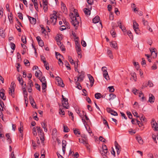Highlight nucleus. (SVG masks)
I'll list each match as a JSON object with an SVG mask.
<instances>
[{"mask_svg":"<svg viewBox=\"0 0 158 158\" xmlns=\"http://www.w3.org/2000/svg\"><path fill=\"white\" fill-rule=\"evenodd\" d=\"M15 82L12 81L11 84V88H9V94L11 95L13 98L14 97L15 87Z\"/></svg>","mask_w":158,"mask_h":158,"instance_id":"nucleus-3","label":"nucleus"},{"mask_svg":"<svg viewBox=\"0 0 158 158\" xmlns=\"http://www.w3.org/2000/svg\"><path fill=\"white\" fill-rule=\"evenodd\" d=\"M62 100L61 101L62 103V107L68 109L69 108V106L68 102V99L67 98H65L63 95L62 96Z\"/></svg>","mask_w":158,"mask_h":158,"instance_id":"nucleus-4","label":"nucleus"},{"mask_svg":"<svg viewBox=\"0 0 158 158\" xmlns=\"http://www.w3.org/2000/svg\"><path fill=\"white\" fill-rule=\"evenodd\" d=\"M52 135L54 138H56L57 135V131L56 129H54L52 132Z\"/></svg>","mask_w":158,"mask_h":158,"instance_id":"nucleus-21","label":"nucleus"},{"mask_svg":"<svg viewBox=\"0 0 158 158\" xmlns=\"http://www.w3.org/2000/svg\"><path fill=\"white\" fill-rule=\"evenodd\" d=\"M115 147L117 151L118 155H119L121 151V148L118 144L115 141Z\"/></svg>","mask_w":158,"mask_h":158,"instance_id":"nucleus-9","label":"nucleus"},{"mask_svg":"<svg viewBox=\"0 0 158 158\" xmlns=\"http://www.w3.org/2000/svg\"><path fill=\"white\" fill-rule=\"evenodd\" d=\"M152 138L153 139L154 142L156 143L157 141L156 140V136L155 135L153 134L152 135Z\"/></svg>","mask_w":158,"mask_h":158,"instance_id":"nucleus-63","label":"nucleus"},{"mask_svg":"<svg viewBox=\"0 0 158 158\" xmlns=\"http://www.w3.org/2000/svg\"><path fill=\"white\" fill-rule=\"evenodd\" d=\"M100 20V18L99 16H96L93 19V22L94 23H98Z\"/></svg>","mask_w":158,"mask_h":158,"instance_id":"nucleus-15","label":"nucleus"},{"mask_svg":"<svg viewBox=\"0 0 158 158\" xmlns=\"http://www.w3.org/2000/svg\"><path fill=\"white\" fill-rule=\"evenodd\" d=\"M82 139L84 140H88L87 137V136L84 134H83L81 136Z\"/></svg>","mask_w":158,"mask_h":158,"instance_id":"nucleus-58","label":"nucleus"},{"mask_svg":"<svg viewBox=\"0 0 158 158\" xmlns=\"http://www.w3.org/2000/svg\"><path fill=\"white\" fill-rule=\"evenodd\" d=\"M67 143V142L65 140H63L62 141V147H64L65 148Z\"/></svg>","mask_w":158,"mask_h":158,"instance_id":"nucleus-54","label":"nucleus"},{"mask_svg":"<svg viewBox=\"0 0 158 158\" xmlns=\"http://www.w3.org/2000/svg\"><path fill=\"white\" fill-rule=\"evenodd\" d=\"M99 139L100 141L103 142H105L106 140L105 139H104L101 136L99 137Z\"/></svg>","mask_w":158,"mask_h":158,"instance_id":"nucleus-62","label":"nucleus"},{"mask_svg":"<svg viewBox=\"0 0 158 158\" xmlns=\"http://www.w3.org/2000/svg\"><path fill=\"white\" fill-rule=\"evenodd\" d=\"M24 62L25 65L26 66H28L30 65V63L28 60L25 59L24 60Z\"/></svg>","mask_w":158,"mask_h":158,"instance_id":"nucleus-41","label":"nucleus"},{"mask_svg":"<svg viewBox=\"0 0 158 158\" xmlns=\"http://www.w3.org/2000/svg\"><path fill=\"white\" fill-rule=\"evenodd\" d=\"M102 97V94L100 93H97L95 94V97L97 99H99Z\"/></svg>","mask_w":158,"mask_h":158,"instance_id":"nucleus-29","label":"nucleus"},{"mask_svg":"<svg viewBox=\"0 0 158 158\" xmlns=\"http://www.w3.org/2000/svg\"><path fill=\"white\" fill-rule=\"evenodd\" d=\"M84 77V73L82 72L80 74H79L78 75L77 78V81L81 82L83 80Z\"/></svg>","mask_w":158,"mask_h":158,"instance_id":"nucleus-7","label":"nucleus"},{"mask_svg":"<svg viewBox=\"0 0 158 158\" xmlns=\"http://www.w3.org/2000/svg\"><path fill=\"white\" fill-rule=\"evenodd\" d=\"M109 89V91L110 92H113L114 90V89L113 86H109L108 87Z\"/></svg>","mask_w":158,"mask_h":158,"instance_id":"nucleus-45","label":"nucleus"},{"mask_svg":"<svg viewBox=\"0 0 158 158\" xmlns=\"http://www.w3.org/2000/svg\"><path fill=\"white\" fill-rule=\"evenodd\" d=\"M110 33L112 35V36L113 37H115V34L116 33L114 31L113 29H112L110 31Z\"/></svg>","mask_w":158,"mask_h":158,"instance_id":"nucleus-49","label":"nucleus"},{"mask_svg":"<svg viewBox=\"0 0 158 158\" xmlns=\"http://www.w3.org/2000/svg\"><path fill=\"white\" fill-rule=\"evenodd\" d=\"M10 47L11 48L14 50L15 48V44L13 43H11L10 44Z\"/></svg>","mask_w":158,"mask_h":158,"instance_id":"nucleus-51","label":"nucleus"},{"mask_svg":"<svg viewBox=\"0 0 158 158\" xmlns=\"http://www.w3.org/2000/svg\"><path fill=\"white\" fill-rule=\"evenodd\" d=\"M60 109L59 110V113L60 114L64 115L65 114L64 111V110L63 108H62V106L61 105H59Z\"/></svg>","mask_w":158,"mask_h":158,"instance_id":"nucleus-19","label":"nucleus"},{"mask_svg":"<svg viewBox=\"0 0 158 158\" xmlns=\"http://www.w3.org/2000/svg\"><path fill=\"white\" fill-rule=\"evenodd\" d=\"M21 40L22 42L25 44L27 43L26 36L25 35H22L21 37Z\"/></svg>","mask_w":158,"mask_h":158,"instance_id":"nucleus-34","label":"nucleus"},{"mask_svg":"<svg viewBox=\"0 0 158 158\" xmlns=\"http://www.w3.org/2000/svg\"><path fill=\"white\" fill-rule=\"evenodd\" d=\"M4 91V89H1L0 92V97L1 98L4 100H6V97L5 95Z\"/></svg>","mask_w":158,"mask_h":158,"instance_id":"nucleus-10","label":"nucleus"},{"mask_svg":"<svg viewBox=\"0 0 158 158\" xmlns=\"http://www.w3.org/2000/svg\"><path fill=\"white\" fill-rule=\"evenodd\" d=\"M133 28L138 27V24L136 21H134L133 22Z\"/></svg>","mask_w":158,"mask_h":158,"instance_id":"nucleus-48","label":"nucleus"},{"mask_svg":"<svg viewBox=\"0 0 158 158\" xmlns=\"http://www.w3.org/2000/svg\"><path fill=\"white\" fill-rule=\"evenodd\" d=\"M20 127L19 128V131L20 133H23V126L21 125V123H20Z\"/></svg>","mask_w":158,"mask_h":158,"instance_id":"nucleus-50","label":"nucleus"},{"mask_svg":"<svg viewBox=\"0 0 158 158\" xmlns=\"http://www.w3.org/2000/svg\"><path fill=\"white\" fill-rule=\"evenodd\" d=\"M110 98L109 99V100L110 101L114 99L116 97V95L114 94H109Z\"/></svg>","mask_w":158,"mask_h":158,"instance_id":"nucleus-28","label":"nucleus"},{"mask_svg":"<svg viewBox=\"0 0 158 158\" xmlns=\"http://www.w3.org/2000/svg\"><path fill=\"white\" fill-rule=\"evenodd\" d=\"M102 149L104 151H108L107 146L105 145H102Z\"/></svg>","mask_w":158,"mask_h":158,"instance_id":"nucleus-57","label":"nucleus"},{"mask_svg":"<svg viewBox=\"0 0 158 158\" xmlns=\"http://www.w3.org/2000/svg\"><path fill=\"white\" fill-rule=\"evenodd\" d=\"M58 84L59 86H61L62 87H64V85L63 83V81L62 80L61 81H60L58 82Z\"/></svg>","mask_w":158,"mask_h":158,"instance_id":"nucleus-40","label":"nucleus"},{"mask_svg":"<svg viewBox=\"0 0 158 158\" xmlns=\"http://www.w3.org/2000/svg\"><path fill=\"white\" fill-rule=\"evenodd\" d=\"M68 59L71 64H75V63L74 61L72 59V57L71 56H68Z\"/></svg>","mask_w":158,"mask_h":158,"instance_id":"nucleus-31","label":"nucleus"},{"mask_svg":"<svg viewBox=\"0 0 158 158\" xmlns=\"http://www.w3.org/2000/svg\"><path fill=\"white\" fill-rule=\"evenodd\" d=\"M83 11L86 15L89 16L90 15V11L89 9L85 8L84 9Z\"/></svg>","mask_w":158,"mask_h":158,"instance_id":"nucleus-20","label":"nucleus"},{"mask_svg":"<svg viewBox=\"0 0 158 158\" xmlns=\"http://www.w3.org/2000/svg\"><path fill=\"white\" fill-rule=\"evenodd\" d=\"M38 43L41 47H42L44 46V43L42 40H40V41H38Z\"/></svg>","mask_w":158,"mask_h":158,"instance_id":"nucleus-53","label":"nucleus"},{"mask_svg":"<svg viewBox=\"0 0 158 158\" xmlns=\"http://www.w3.org/2000/svg\"><path fill=\"white\" fill-rule=\"evenodd\" d=\"M56 56V58L57 59L58 58V56H60V57H61V58L63 57V56L61 54H60L58 52H55Z\"/></svg>","mask_w":158,"mask_h":158,"instance_id":"nucleus-52","label":"nucleus"},{"mask_svg":"<svg viewBox=\"0 0 158 158\" xmlns=\"http://www.w3.org/2000/svg\"><path fill=\"white\" fill-rule=\"evenodd\" d=\"M39 79L40 80V81L42 82V83H47L46 80L44 77H39Z\"/></svg>","mask_w":158,"mask_h":158,"instance_id":"nucleus-26","label":"nucleus"},{"mask_svg":"<svg viewBox=\"0 0 158 158\" xmlns=\"http://www.w3.org/2000/svg\"><path fill=\"white\" fill-rule=\"evenodd\" d=\"M108 55L109 56V57L111 58H113V56L112 54V52L111 50H108L107 52Z\"/></svg>","mask_w":158,"mask_h":158,"instance_id":"nucleus-36","label":"nucleus"},{"mask_svg":"<svg viewBox=\"0 0 158 158\" xmlns=\"http://www.w3.org/2000/svg\"><path fill=\"white\" fill-rule=\"evenodd\" d=\"M108 151H105L102 150V151H100V153L102 156H106V155Z\"/></svg>","mask_w":158,"mask_h":158,"instance_id":"nucleus-43","label":"nucleus"},{"mask_svg":"<svg viewBox=\"0 0 158 158\" xmlns=\"http://www.w3.org/2000/svg\"><path fill=\"white\" fill-rule=\"evenodd\" d=\"M136 138L139 143L140 144H142L143 143V141L140 137H137Z\"/></svg>","mask_w":158,"mask_h":158,"instance_id":"nucleus-33","label":"nucleus"},{"mask_svg":"<svg viewBox=\"0 0 158 158\" xmlns=\"http://www.w3.org/2000/svg\"><path fill=\"white\" fill-rule=\"evenodd\" d=\"M127 34L131 39H133V36L132 33L130 31H128Z\"/></svg>","mask_w":158,"mask_h":158,"instance_id":"nucleus-42","label":"nucleus"},{"mask_svg":"<svg viewBox=\"0 0 158 158\" xmlns=\"http://www.w3.org/2000/svg\"><path fill=\"white\" fill-rule=\"evenodd\" d=\"M0 35L3 38L5 37V34L2 28L0 29Z\"/></svg>","mask_w":158,"mask_h":158,"instance_id":"nucleus-22","label":"nucleus"},{"mask_svg":"<svg viewBox=\"0 0 158 158\" xmlns=\"http://www.w3.org/2000/svg\"><path fill=\"white\" fill-rule=\"evenodd\" d=\"M106 110L108 113H110L112 115L115 116H116L118 115V114L117 112L113 110L110 108H107Z\"/></svg>","mask_w":158,"mask_h":158,"instance_id":"nucleus-6","label":"nucleus"},{"mask_svg":"<svg viewBox=\"0 0 158 158\" xmlns=\"http://www.w3.org/2000/svg\"><path fill=\"white\" fill-rule=\"evenodd\" d=\"M81 43L82 46H83V47H85L86 46V44L85 42V41L83 40H82Z\"/></svg>","mask_w":158,"mask_h":158,"instance_id":"nucleus-61","label":"nucleus"},{"mask_svg":"<svg viewBox=\"0 0 158 158\" xmlns=\"http://www.w3.org/2000/svg\"><path fill=\"white\" fill-rule=\"evenodd\" d=\"M4 106V104L3 101H2L0 102V109H2L3 110V106Z\"/></svg>","mask_w":158,"mask_h":158,"instance_id":"nucleus-59","label":"nucleus"},{"mask_svg":"<svg viewBox=\"0 0 158 158\" xmlns=\"http://www.w3.org/2000/svg\"><path fill=\"white\" fill-rule=\"evenodd\" d=\"M47 83H42V89L43 90L46 89L47 86Z\"/></svg>","mask_w":158,"mask_h":158,"instance_id":"nucleus-39","label":"nucleus"},{"mask_svg":"<svg viewBox=\"0 0 158 158\" xmlns=\"http://www.w3.org/2000/svg\"><path fill=\"white\" fill-rule=\"evenodd\" d=\"M76 84L77 85L76 87H77L79 89L81 90V89L82 87L81 86L80 83L77 82V81H76Z\"/></svg>","mask_w":158,"mask_h":158,"instance_id":"nucleus-38","label":"nucleus"},{"mask_svg":"<svg viewBox=\"0 0 158 158\" xmlns=\"http://www.w3.org/2000/svg\"><path fill=\"white\" fill-rule=\"evenodd\" d=\"M64 63L66 67L68 69L70 70L71 68L69 63L67 60L64 61Z\"/></svg>","mask_w":158,"mask_h":158,"instance_id":"nucleus-35","label":"nucleus"},{"mask_svg":"<svg viewBox=\"0 0 158 158\" xmlns=\"http://www.w3.org/2000/svg\"><path fill=\"white\" fill-rule=\"evenodd\" d=\"M64 131L67 132L69 131V129L68 128V127L66 125H63Z\"/></svg>","mask_w":158,"mask_h":158,"instance_id":"nucleus-37","label":"nucleus"},{"mask_svg":"<svg viewBox=\"0 0 158 158\" xmlns=\"http://www.w3.org/2000/svg\"><path fill=\"white\" fill-rule=\"evenodd\" d=\"M27 86H33V83L31 79H29Z\"/></svg>","mask_w":158,"mask_h":158,"instance_id":"nucleus-46","label":"nucleus"},{"mask_svg":"<svg viewBox=\"0 0 158 158\" xmlns=\"http://www.w3.org/2000/svg\"><path fill=\"white\" fill-rule=\"evenodd\" d=\"M127 114L128 115V118L130 119H132V115L131 113L130 112L128 111H127Z\"/></svg>","mask_w":158,"mask_h":158,"instance_id":"nucleus-47","label":"nucleus"},{"mask_svg":"<svg viewBox=\"0 0 158 158\" xmlns=\"http://www.w3.org/2000/svg\"><path fill=\"white\" fill-rule=\"evenodd\" d=\"M6 137L7 138V140L10 143H11V139L10 138V137L9 134L7 133L6 135Z\"/></svg>","mask_w":158,"mask_h":158,"instance_id":"nucleus-44","label":"nucleus"},{"mask_svg":"<svg viewBox=\"0 0 158 158\" xmlns=\"http://www.w3.org/2000/svg\"><path fill=\"white\" fill-rule=\"evenodd\" d=\"M110 45L112 47L115 49L117 48V44L115 41H113L110 43Z\"/></svg>","mask_w":158,"mask_h":158,"instance_id":"nucleus-17","label":"nucleus"},{"mask_svg":"<svg viewBox=\"0 0 158 158\" xmlns=\"http://www.w3.org/2000/svg\"><path fill=\"white\" fill-rule=\"evenodd\" d=\"M87 75L89 80L90 82V86L91 87H92L94 82V79L93 77L90 74H88Z\"/></svg>","mask_w":158,"mask_h":158,"instance_id":"nucleus-11","label":"nucleus"},{"mask_svg":"<svg viewBox=\"0 0 158 158\" xmlns=\"http://www.w3.org/2000/svg\"><path fill=\"white\" fill-rule=\"evenodd\" d=\"M8 19L10 23H12L13 22V16L12 14L11 13L10 15H8Z\"/></svg>","mask_w":158,"mask_h":158,"instance_id":"nucleus-30","label":"nucleus"},{"mask_svg":"<svg viewBox=\"0 0 158 158\" xmlns=\"http://www.w3.org/2000/svg\"><path fill=\"white\" fill-rule=\"evenodd\" d=\"M70 18L72 20L71 23L75 27L76 29H77V27L79 26V23L80 21V18L78 14L76 15V16L73 17L70 15Z\"/></svg>","mask_w":158,"mask_h":158,"instance_id":"nucleus-1","label":"nucleus"},{"mask_svg":"<svg viewBox=\"0 0 158 158\" xmlns=\"http://www.w3.org/2000/svg\"><path fill=\"white\" fill-rule=\"evenodd\" d=\"M18 80L19 81V83L22 85V86H23V81L22 78H20V76H19L18 77Z\"/></svg>","mask_w":158,"mask_h":158,"instance_id":"nucleus-32","label":"nucleus"},{"mask_svg":"<svg viewBox=\"0 0 158 158\" xmlns=\"http://www.w3.org/2000/svg\"><path fill=\"white\" fill-rule=\"evenodd\" d=\"M40 140H41V142L43 143L44 139V135H40Z\"/></svg>","mask_w":158,"mask_h":158,"instance_id":"nucleus-64","label":"nucleus"},{"mask_svg":"<svg viewBox=\"0 0 158 158\" xmlns=\"http://www.w3.org/2000/svg\"><path fill=\"white\" fill-rule=\"evenodd\" d=\"M35 88L39 91H40V86L37 83L35 84Z\"/></svg>","mask_w":158,"mask_h":158,"instance_id":"nucleus-55","label":"nucleus"},{"mask_svg":"<svg viewBox=\"0 0 158 158\" xmlns=\"http://www.w3.org/2000/svg\"><path fill=\"white\" fill-rule=\"evenodd\" d=\"M43 8L45 12L47 11L48 10V2H44L43 3Z\"/></svg>","mask_w":158,"mask_h":158,"instance_id":"nucleus-25","label":"nucleus"},{"mask_svg":"<svg viewBox=\"0 0 158 158\" xmlns=\"http://www.w3.org/2000/svg\"><path fill=\"white\" fill-rule=\"evenodd\" d=\"M154 50L155 49H154L152 50H151L152 56L153 58H155L157 56V53L154 51Z\"/></svg>","mask_w":158,"mask_h":158,"instance_id":"nucleus-23","label":"nucleus"},{"mask_svg":"<svg viewBox=\"0 0 158 158\" xmlns=\"http://www.w3.org/2000/svg\"><path fill=\"white\" fill-rule=\"evenodd\" d=\"M57 13V12L56 11H53V14L50 15L51 21L49 22V21L47 20V23L48 25L49 24L50 22L53 23V25H55L56 24L57 20V16L56 15Z\"/></svg>","mask_w":158,"mask_h":158,"instance_id":"nucleus-2","label":"nucleus"},{"mask_svg":"<svg viewBox=\"0 0 158 158\" xmlns=\"http://www.w3.org/2000/svg\"><path fill=\"white\" fill-rule=\"evenodd\" d=\"M42 73L41 71L39 70L38 71V72L37 71H35V75L36 77L39 78L40 77V76L41 75Z\"/></svg>","mask_w":158,"mask_h":158,"instance_id":"nucleus-27","label":"nucleus"},{"mask_svg":"<svg viewBox=\"0 0 158 158\" xmlns=\"http://www.w3.org/2000/svg\"><path fill=\"white\" fill-rule=\"evenodd\" d=\"M73 131L74 134L75 135H80V132H79L77 130L75 129L73 130Z\"/></svg>","mask_w":158,"mask_h":158,"instance_id":"nucleus-60","label":"nucleus"},{"mask_svg":"<svg viewBox=\"0 0 158 158\" xmlns=\"http://www.w3.org/2000/svg\"><path fill=\"white\" fill-rule=\"evenodd\" d=\"M27 16L31 24H34L35 23L36 19L35 18L33 17H31L28 15Z\"/></svg>","mask_w":158,"mask_h":158,"instance_id":"nucleus-13","label":"nucleus"},{"mask_svg":"<svg viewBox=\"0 0 158 158\" xmlns=\"http://www.w3.org/2000/svg\"><path fill=\"white\" fill-rule=\"evenodd\" d=\"M154 100L155 98L154 96L152 94H150L149 101L151 103H152L154 102Z\"/></svg>","mask_w":158,"mask_h":158,"instance_id":"nucleus-16","label":"nucleus"},{"mask_svg":"<svg viewBox=\"0 0 158 158\" xmlns=\"http://www.w3.org/2000/svg\"><path fill=\"white\" fill-rule=\"evenodd\" d=\"M41 124L42 127L44 129V131L45 132H47V129L46 128L47 125L46 124V123L44 122H43L41 123Z\"/></svg>","mask_w":158,"mask_h":158,"instance_id":"nucleus-24","label":"nucleus"},{"mask_svg":"<svg viewBox=\"0 0 158 158\" xmlns=\"http://www.w3.org/2000/svg\"><path fill=\"white\" fill-rule=\"evenodd\" d=\"M36 129L38 131V133L40 135H44L42 129L39 127H37Z\"/></svg>","mask_w":158,"mask_h":158,"instance_id":"nucleus-14","label":"nucleus"},{"mask_svg":"<svg viewBox=\"0 0 158 158\" xmlns=\"http://www.w3.org/2000/svg\"><path fill=\"white\" fill-rule=\"evenodd\" d=\"M151 124L152 127L154 128L155 131H157L158 130L157 123L155 121V120L154 119L152 120V121L151 122Z\"/></svg>","mask_w":158,"mask_h":158,"instance_id":"nucleus-8","label":"nucleus"},{"mask_svg":"<svg viewBox=\"0 0 158 158\" xmlns=\"http://www.w3.org/2000/svg\"><path fill=\"white\" fill-rule=\"evenodd\" d=\"M76 50L78 55H80V52L81 51V49L80 47V44H78V45H76Z\"/></svg>","mask_w":158,"mask_h":158,"instance_id":"nucleus-18","label":"nucleus"},{"mask_svg":"<svg viewBox=\"0 0 158 158\" xmlns=\"http://www.w3.org/2000/svg\"><path fill=\"white\" fill-rule=\"evenodd\" d=\"M61 8L63 12H67V9L65 6V5L62 2H61Z\"/></svg>","mask_w":158,"mask_h":158,"instance_id":"nucleus-12","label":"nucleus"},{"mask_svg":"<svg viewBox=\"0 0 158 158\" xmlns=\"http://www.w3.org/2000/svg\"><path fill=\"white\" fill-rule=\"evenodd\" d=\"M134 108H137L139 107V106L138 105V102H135L134 104L133 105Z\"/></svg>","mask_w":158,"mask_h":158,"instance_id":"nucleus-56","label":"nucleus"},{"mask_svg":"<svg viewBox=\"0 0 158 158\" xmlns=\"http://www.w3.org/2000/svg\"><path fill=\"white\" fill-rule=\"evenodd\" d=\"M102 70L103 72L104 77L107 80L110 79L108 73L107 71V68L106 67H103L102 68Z\"/></svg>","mask_w":158,"mask_h":158,"instance_id":"nucleus-5","label":"nucleus"}]
</instances>
